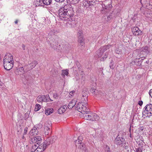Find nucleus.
<instances>
[{
    "instance_id": "obj_58",
    "label": "nucleus",
    "mask_w": 152,
    "mask_h": 152,
    "mask_svg": "<svg viewBox=\"0 0 152 152\" xmlns=\"http://www.w3.org/2000/svg\"><path fill=\"white\" fill-rule=\"evenodd\" d=\"M24 135H23V136L22 137V139H25V137H24Z\"/></svg>"
},
{
    "instance_id": "obj_62",
    "label": "nucleus",
    "mask_w": 152,
    "mask_h": 152,
    "mask_svg": "<svg viewBox=\"0 0 152 152\" xmlns=\"http://www.w3.org/2000/svg\"><path fill=\"white\" fill-rule=\"evenodd\" d=\"M142 0H140V2H141Z\"/></svg>"
},
{
    "instance_id": "obj_21",
    "label": "nucleus",
    "mask_w": 152,
    "mask_h": 152,
    "mask_svg": "<svg viewBox=\"0 0 152 152\" xmlns=\"http://www.w3.org/2000/svg\"><path fill=\"white\" fill-rule=\"evenodd\" d=\"M44 134L46 135H50L52 132L51 129H49L46 128L44 127Z\"/></svg>"
},
{
    "instance_id": "obj_61",
    "label": "nucleus",
    "mask_w": 152,
    "mask_h": 152,
    "mask_svg": "<svg viewBox=\"0 0 152 152\" xmlns=\"http://www.w3.org/2000/svg\"><path fill=\"white\" fill-rule=\"evenodd\" d=\"M140 130L142 131L143 130V129L142 128H141L140 129Z\"/></svg>"
},
{
    "instance_id": "obj_14",
    "label": "nucleus",
    "mask_w": 152,
    "mask_h": 152,
    "mask_svg": "<svg viewBox=\"0 0 152 152\" xmlns=\"http://www.w3.org/2000/svg\"><path fill=\"white\" fill-rule=\"evenodd\" d=\"M83 114V117L85 119L88 120H91V112L86 111Z\"/></svg>"
},
{
    "instance_id": "obj_10",
    "label": "nucleus",
    "mask_w": 152,
    "mask_h": 152,
    "mask_svg": "<svg viewBox=\"0 0 152 152\" xmlns=\"http://www.w3.org/2000/svg\"><path fill=\"white\" fill-rule=\"evenodd\" d=\"M107 50L105 48H99L96 52V56L99 58L101 57L104 54V52Z\"/></svg>"
},
{
    "instance_id": "obj_45",
    "label": "nucleus",
    "mask_w": 152,
    "mask_h": 152,
    "mask_svg": "<svg viewBox=\"0 0 152 152\" xmlns=\"http://www.w3.org/2000/svg\"><path fill=\"white\" fill-rule=\"evenodd\" d=\"M58 97V94L57 93H54L53 94V97L55 98H57Z\"/></svg>"
},
{
    "instance_id": "obj_46",
    "label": "nucleus",
    "mask_w": 152,
    "mask_h": 152,
    "mask_svg": "<svg viewBox=\"0 0 152 152\" xmlns=\"http://www.w3.org/2000/svg\"><path fill=\"white\" fill-rule=\"evenodd\" d=\"M77 35L78 36V38L80 37H83V35L80 34V33H79V32H78L77 34Z\"/></svg>"
},
{
    "instance_id": "obj_25",
    "label": "nucleus",
    "mask_w": 152,
    "mask_h": 152,
    "mask_svg": "<svg viewBox=\"0 0 152 152\" xmlns=\"http://www.w3.org/2000/svg\"><path fill=\"white\" fill-rule=\"evenodd\" d=\"M52 0H43V4L46 5H50L52 4Z\"/></svg>"
},
{
    "instance_id": "obj_26",
    "label": "nucleus",
    "mask_w": 152,
    "mask_h": 152,
    "mask_svg": "<svg viewBox=\"0 0 152 152\" xmlns=\"http://www.w3.org/2000/svg\"><path fill=\"white\" fill-rule=\"evenodd\" d=\"M62 72L61 75L63 77H64L65 75H68L69 74V70L68 69L63 70Z\"/></svg>"
},
{
    "instance_id": "obj_13",
    "label": "nucleus",
    "mask_w": 152,
    "mask_h": 152,
    "mask_svg": "<svg viewBox=\"0 0 152 152\" xmlns=\"http://www.w3.org/2000/svg\"><path fill=\"white\" fill-rule=\"evenodd\" d=\"M90 120L93 121H96L99 120V117L96 113L91 112V115Z\"/></svg>"
},
{
    "instance_id": "obj_55",
    "label": "nucleus",
    "mask_w": 152,
    "mask_h": 152,
    "mask_svg": "<svg viewBox=\"0 0 152 152\" xmlns=\"http://www.w3.org/2000/svg\"><path fill=\"white\" fill-rule=\"evenodd\" d=\"M18 20H16L15 21V24H17L18 23Z\"/></svg>"
},
{
    "instance_id": "obj_37",
    "label": "nucleus",
    "mask_w": 152,
    "mask_h": 152,
    "mask_svg": "<svg viewBox=\"0 0 152 152\" xmlns=\"http://www.w3.org/2000/svg\"><path fill=\"white\" fill-rule=\"evenodd\" d=\"M123 147L124 148V149L126 150H127V152H129V150L128 149L129 147L127 144L125 143V145Z\"/></svg>"
},
{
    "instance_id": "obj_39",
    "label": "nucleus",
    "mask_w": 152,
    "mask_h": 152,
    "mask_svg": "<svg viewBox=\"0 0 152 152\" xmlns=\"http://www.w3.org/2000/svg\"><path fill=\"white\" fill-rule=\"evenodd\" d=\"M48 96H46L45 95V97H44L43 99V101L44 102H47L49 101V100L48 99Z\"/></svg>"
},
{
    "instance_id": "obj_40",
    "label": "nucleus",
    "mask_w": 152,
    "mask_h": 152,
    "mask_svg": "<svg viewBox=\"0 0 152 152\" xmlns=\"http://www.w3.org/2000/svg\"><path fill=\"white\" fill-rule=\"evenodd\" d=\"M18 70L20 72H22V71L24 72V68L23 67H21L18 68Z\"/></svg>"
},
{
    "instance_id": "obj_27",
    "label": "nucleus",
    "mask_w": 152,
    "mask_h": 152,
    "mask_svg": "<svg viewBox=\"0 0 152 152\" xmlns=\"http://www.w3.org/2000/svg\"><path fill=\"white\" fill-rule=\"evenodd\" d=\"M36 4L38 6H43L44 4L43 0H36Z\"/></svg>"
},
{
    "instance_id": "obj_47",
    "label": "nucleus",
    "mask_w": 152,
    "mask_h": 152,
    "mask_svg": "<svg viewBox=\"0 0 152 152\" xmlns=\"http://www.w3.org/2000/svg\"><path fill=\"white\" fill-rule=\"evenodd\" d=\"M55 1L58 2H63L65 0H54Z\"/></svg>"
},
{
    "instance_id": "obj_22",
    "label": "nucleus",
    "mask_w": 152,
    "mask_h": 152,
    "mask_svg": "<svg viewBox=\"0 0 152 152\" xmlns=\"http://www.w3.org/2000/svg\"><path fill=\"white\" fill-rule=\"evenodd\" d=\"M94 3L92 1H90L88 0L85 1L84 2V5L86 7H88L89 6L93 5V3Z\"/></svg>"
},
{
    "instance_id": "obj_44",
    "label": "nucleus",
    "mask_w": 152,
    "mask_h": 152,
    "mask_svg": "<svg viewBox=\"0 0 152 152\" xmlns=\"http://www.w3.org/2000/svg\"><path fill=\"white\" fill-rule=\"evenodd\" d=\"M136 152H142V150L140 148H138L136 149Z\"/></svg>"
},
{
    "instance_id": "obj_11",
    "label": "nucleus",
    "mask_w": 152,
    "mask_h": 152,
    "mask_svg": "<svg viewBox=\"0 0 152 152\" xmlns=\"http://www.w3.org/2000/svg\"><path fill=\"white\" fill-rule=\"evenodd\" d=\"M124 141L125 140L124 138L117 137L115 140L114 142L117 145H121L123 144Z\"/></svg>"
},
{
    "instance_id": "obj_31",
    "label": "nucleus",
    "mask_w": 152,
    "mask_h": 152,
    "mask_svg": "<svg viewBox=\"0 0 152 152\" xmlns=\"http://www.w3.org/2000/svg\"><path fill=\"white\" fill-rule=\"evenodd\" d=\"M37 147H38V145H36L35 144H34V145H32V146L31 152H34Z\"/></svg>"
},
{
    "instance_id": "obj_57",
    "label": "nucleus",
    "mask_w": 152,
    "mask_h": 152,
    "mask_svg": "<svg viewBox=\"0 0 152 152\" xmlns=\"http://www.w3.org/2000/svg\"><path fill=\"white\" fill-rule=\"evenodd\" d=\"M48 99L49 100V101H50V102H51V101H53V100H52V99H51L50 97H48Z\"/></svg>"
},
{
    "instance_id": "obj_51",
    "label": "nucleus",
    "mask_w": 152,
    "mask_h": 152,
    "mask_svg": "<svg viewBox=\"0 0 152 152\" xmlns=\"http://www.w3.org/2000/svg\"><path fill=\"white\" fill-rule=\"evenodd\" d=\"M121 51L118 50L116 49L115 50V53L117 54H119L120 53Z\"/></svg>"
},
{
    "instance_id": "obj_9",
    "label": "nucleus",
    "mask_w": 152,
    "mask_h": 152,
    "mask_svg": "<svg viewBox=\"0 0 152 152\" xmlns=\"http://www.w3.org/2000/svg\"><path fill=\"white\" fill-rule=\"evenodd\" d=\"M13 62H3L4 69L7 70H9L12 69L13 66Z\"/></svg>"
},
{
    "instance_id": "obj_2",
    "label": "nucleus",
    "mask_w": 152,
    "mask_h": 152,
    "mask_svg": "<svg viewBox=\"0 0 152 152\" xmlns=\"http://www.w3.org/2000/svg\"><path fill=\"white\" fill-rule=\"evenodd\" d=\"M55 137H52L48 138L43 142L39 145L34 152H42L48 146L54 142Z\"/></svg>"
},
{
    "instance_id": "obj_8",
    "label": "nucleus",
    "mask_w": 152,
    "mask_h": 152,
    "mask_svg": "<svg viewBox=\"0 0 152 152\" xmlns=\"http://www.w3.org/2000/svg\"><path fill=\"white\" fill-rule=\"evenodd\" d=\"M12 55L9 53H7L4 57L3 62H13Z\"/></svg>"
},
{
    "instance_id": "obj_35",
    "label": "nucleus",
    "mask_w": 152,
    "mask_h": 152,
    "mask_svg": "<svg viewBox=\"0 0 152 152\" xmlns=\"http://www.w3.org/2000/svg\"><path fill=\"white\" fill-rule=\"evenodd\" d=\"M143 49L142 50V52H144L146 53V54H148L149 53L148 50L147 49L148 48L146 49V48H142Z\"/></svg>"
},
{
    "instance_id": "obj_54",
    "label": "nucleus",
    "mask_w": 152,
    "mask_h": 152,
    "mask_svg": "<svg viewBox=\"0 0 152 152\" xmlns=\"http://www.w3.org/2000/svg\"><path fill=\"white\" fill-rule=\"evenodd\" d=\"M3 83L1 81H0V87H1L3 85Z\"/></svg>"
},
{
    "instance_id": "obj_28",
    "label": "nucleus",
    "mask_w": 152,
    "mask_h": 152,
    "mask_svg": "<svg viewBox=\"0 0 152 152\" xmlns=\"http://www.w3.org/2000/svg\"><path fill=\"white\" fill-rule=\"evenodd\" d=\"M104 56L101 58L100 60L101 61H104L107 58L108 55V53L107 52H106L104 53Z\"/></svg>"
},
{
    "instance_id": "obj_53",
    "label": "nucleus",
    "mask_w": 152,
    "mask_h": 152,
    "mask_svg": "<svg viewBox=\"0 0 152 152\" xmlns=\"http://www.w3.org/2000/svg\"><path fill=\"white\" fill-rule=\"evenodd\" d=\"M74 92H75L74 91H71V92H70V94H71V96H72V94Z\"/></svg>"
},
{
    "instance_id": "obj_48",
    "label": "nucleus",
    "mask_w": 152,
    "mask_h": 152,
    "mask_svg": "<svg viewBox=\"0 0 152 152\" xmlns=\"http://www.w3.org/2000/svg\"><path fill=\"white\" fill-rule=\"evenodd\" d=\"M138 104L140 106H142L143 104V102L142 101H140L138 102Z\"/></svg>"
},
{
    "instance_id": "obj_3",
    "label": "nucleus",
    "mask_w": 152,
    "mask_h": 152,
    "mask_svg": "<svg viewBox=\"0 0 152 152\" xmlns=\"http://www.w3.org/2000/svg\"><path fill=\"white\" fill-rule=\"evenodd\" d=\"M102 8L101 12L102 14H105L108 12L112 8L111 1L107 0L104 1L102 4Z\"/></svg>"
},
{
    "instance_id": "obj_33",
    "label": "nucleus",
    "mask_w": 152,
    "mask_h": 152,
    "mask_svg": "<svg viewBox=\"0 0 152 152\" xmlns=\"http://www.w3.org/2000/svg\"><path fill=\"white\" fill-rule=\"evenodd\" d=\"M41 108V106L39 104H36L35 105L34 110L37 111L39 110Z\"/></svg>"
},
{
    "instance_id": "obj_16",
    "label": "nucleus",
    "mask_w": 152,
    "mask_h": 152,
    "mask_svg": "<svg viewBox=\"0 0 152 152\" xmlns=\"http://www.w3.org/2000/svg\"><path fill=\"white\" fill-rule=\"evenodd\" d=\"M38 131L37 128L35 127H33L29 132V134L31 136H35L38 134Z\"/></svg>"
},
{
    "instance_id": "obj_42",
    "label": "nucleus",
    "mask_w": 152,
    "mask_h": 152,
    "mask_svg": "<svg viewBox=\"0 0 152 152\" xmlns=\"http://www.w3.org/2000/svg\"><path fill=\"white\" fill-rule=\"evenodd\" d=\"M27 131H28L27 127H25V128L24 129V132L23 133V135H25L26 134V133L27 132Z\"/></svg>"
},
{
    "instance_id": "obj_12",
    "label": "nucleus",
    "mask_w": 152,
    "mask_h": 152,
    "mask_svg": "<svg viewBox=\"0 0 152 152\" xmlns=\"http://www.w3.org/2000/svg\"><path fill=\"white\" fill-rule=\"evenodd\" d=\"M132 32L134 35H139L141 34L142 31L139 28L137 27H134L132 28Z\"/></svg>"
},
{
    "instance_id": "obj_15",
    "label": "nucleus",
    "mask_w": 152,
    "mask_h": 152,
    "mask_svg": "<svg viewBox=\"0 0 152 152\" xmlns=\"http://www.w3.org/2000/svg\"><path fill=\"white\" fill-rule=\"evenodd\" d=\"M76 145H78V148L80 149L83 150L85 151V152L87 151V149L86 147V145L82 142H80L76 144Z\"/></svg>"
},
{
    "instance_id": "obj_32",
    "label": "nucleus",
    "mask_w": 152,
    "mask_h": 152,
    "mask_svg": "<svg viewBox=\"0 0 152 152\" xmlns=\"http://www.w3.org/2000/svg\"><path fill=\"white\" fill-rule=\"evenodd\" d=\"M45 97V95L41 96H39L37 98V101L38 102H42L43 101V99Z\"/></svg>"
},
{
    "instance_id": "obj_23",
    "label": "nucleus",
    "mask_w": 152,
    "mask_h": 152,
    "mask_svg": "<svg viewBox=\"0 0 152 152\" xmlns=\"http://www.w3.org/2000/svg\"><path fill=\"white\" fill-rule=\"evenodd\" d=\"M44 127H46L49 129L52 128V124L50 121H47L45 122L44 124Z\"/></svg>"
},
{
    "instance_id": "obj_20",
    "label": "nucleus",
    "mask_w": 152,
    "mask_h": 152,
    "mask_svg": "<svg viewBox=\"0 0 152 152\" xmlns=\"http://www.w3.org/2000/svg\"><path fill=\"white\" fill-rule=\"evenodd\" d=\"M76 100L75 99L72 100L69 104L68 108L69 109H71L73 108L76 104Z\"/></svg>"
},
{
    "instance_id": "obj_59",
    "label": "nucleus",
    "mask_w": 152,
    "mask_h": 152,
    "mask_svg": "<svg viewBox=\"0 0 152 152\" xmlns=\"http://www.w3.org/2000/svg\"><path fill=\"white\" fill-rule=\"evenodd\" d=\"M39 126L40 127L41 126H42L41 124H39Z\"/></svg>"
},
{
    "instance_id": "obj_34",
    "label": "nucleus",
    "mask_w": 152,
    "mask_h": 152,
    "mask_svg": "<svg viewBox=\"0 0 152 152\" xmlns=\"http://www.w3.org/2000/svg\"><path fill=\"white\" fill-rule=\"evenodd\" d=\"M101 92L100 91H98L97 90H96L95 92L94 93V95H101Z\"/></svg>"
},
{
    "instance_id": "obj_43",
    "label": "nucleus",
    "mask_w": 152,
    "mask_h": 152,
    "mask_svg": "<svg viewBox=\"0 0 152 152\" xmlns=\"http://www.w3.org/2000/svg\"><path fill=\"white\" fill-rule=\"evenodd\" d=\"M96 89L94 88H92L91 89V93L93 94H94L95 91L96 90Z\"/></svg>"
},
{
    "instance_id": "obj_56",
    "label": "nucleus",
    "mask_w": 152,
    "mask_h": 152,
    "mask_svg": "<svg viewBox=\"0 0 152 152\" xmlns=\"http://www.w3.org/2000/svg\"><path fill=\"white\" fill-rule=\"evenodd\" d=\"M78 32H79L80 33V34H83L82 31V30L79 31Z\"/></svg>"
},
{
    "instance_id": "obj_50",
    "label": "nucleus",
    "mask_w": 152,
    "mask_h": 152,
    "mask_svg": "<svg viewBox=\"0 0 152 152\" xmlns=\"http://www.w3.org/2000/svg\"><path fill=\"white\" fill-rule=\"evenodd\" d=\"M112 62H111V65H110V69H113L114 68V67L113 66V64H112Z\"/></svg>"
},
{
    "instance_id": "obj_1",
    "label": "nucleus",
    "mask_w": 152,
    "mask_h": 152,
    "mask_svg": "<svg viewBox=\"0 0 152 152\" xmlns=\"http://www.w3.org/2000/svg\"><path fill=\"white\" fill-rule=\"evenodd\" d=\"M71 6V5L68 4L65 6L64 7L59 9L58 10V16L61 20H66L73 15L74 12Z\"/></svg>"
},
{
    "instance_id": "obj_30",
    "label": "nucleus",
    "mask_w": 152,
    "mask_h": 152,
    "mask_svg": "<svg viewBox=\"0 0 152 152\" xmlns=\"http://www.w3.org/2000/svg\"><path fill=\"white\" fill-rule=\"evenodd\" d=\"M83 140V137L81 136H79L78 137V140H76L75 141L76 144L79 143L80 142H82Z\"/></svg>"
},
{
    "instance_id": "obj_18",
    "label": "nucleus",
    "mask_w": 152,
    "mask_h": 152,
    "mask_svg": "<svg viewBox=\"0 0 152 152\" xmlns=\"http://www.w3.org/2000/svg\"><path fill=\"white\" fill-rule=\"evenodd\" d=\"M82 97L81 98V103H82L84 104L86 103L87 104V97L88 96L85 94H83Z\"/></svg>"
},
{
    "instance_id": "obj_4",
    "label": "nucleus",
    "mask_w": 152,
    "mask_h": 152,
    "mask_svg": "<svg viewBox=\"0 0 152 152\" xmlns=\"http://www.w3.org/2000/svg\"><path fill=\"white\" fill-rule=\"evenodd\" d=\"M152 114V104H147L144 108L142 111V116L145 115L146 117H150Z\"/></svg>"
},
{
    "instance_id": "obj_41",
    "label": "nucleus",
    "mask_w": 152,
    "mask_h": 152,
    "mask_svg": "<svg viewBox=\"0 0 152 152\" xmlns=\"http://www.w3.org/2000/svg\"><path fill=\"white\" fill-rule=\"evenodd\" d=\"M106 152H111L110 148L107 145L106 146Z\"/></svg>"
},
{
    "instance_id": "obj_60",
    "label": "nucleus",
    "mask_w": 152,
    "mask_h": 152,
    "mask_svg": "<svg viewBox=\"0 0 152 152\" xmlns=\"http://www.w3.org/2000/svg\"><path fill=\"white\" fill-rule=\"evenodd\" d=\"M0 152H2V150H1V148H0Z\"/></svg>"
},
{
    "instance_id": "obj_29",
    "label": "nucleus",
    "mask_w": 152,
    "mask_h": 152,
    "mask_svg": "<svg viewBox=\"0 0 152 152\" xmlns=\"http://www.w3.org/2000/svg\"><path fill=\"white\" fill-rule=\"evenodd\" d=\"M115 17V16H113L111 14L109 15L108 16H107V18H105V20L108 22L112 18H113V17Z\"/></svg>"
},
{
    "instance_id": "obj_19",
    "label": "nucleus",
    "mask_w": 152,
    "mask_h": 152,
    "mask_svg": "<svg viewBox=\"0 0 152 152\" xmlns=\"http://www.w3.org/2000/svg\"><path fill=\"white\" fill-rule=\"evenodd\" d=\"M66 109V106L65 105H64L58 110L57 111L58 113L59 114H62L65 112Z\"/></svg>"
},
{
    "instance_id": "obj_7",
    "label": "nucleus",
    "mask_w": 152,
    "mask_h": 152,
    "mask_svg": "<svg viewBox=\"0 0 152 152\" xmlns=\"http://www.w3.org/2000/svg\"><path fill=\"white\" fill-rule=\"evenodd\" d=\"M38 64V62L37 61H34L28 64L27 65L24 66V68H28L27 69V71H29L34 68Z\"/></svg>"
},
{
    "instance_id": "obj_63",
    "label": "nucleus",
    "mask_w": 152,
    "mask_h": 152,
    "mask_svg": "<svg viewBox=\"0 0 152 152\" xmlns=\"http://www.w3.org/2000/svg\"><path fill=\"white\" fill-rule=\"evenodd\" d=\"M146 63H148V61H146Z\"/></svg>"
},
{
    "instance_id": "obj_52",
    "label": "nucleus",
    "mask_w": 152,
    "mask_h": 152,
    "mask_svg": "<svg viewBox=\"0 0 152 152\" xmlns=\"http://www.w3.org/2000/svg\"><path fill=\"white\" fill-rule=\"evenodd\" d=\"M2 143L1 141H0V148H1V150H2Z\"/></svg>"
},
{
    "instance_id": "obj_64",
    "label": "nucleus",
    "mask_w": 152,
    "mask_h": 152,
    "mask_svg": "<svg viewBox=\"0 0 152 152\" xmlns=\"http://www.w3.org/2000/svg\"><path fill=\"white\" fill-rule=\"evenodd\" d=\"M79 1H80V0H78Z\"/></svg>"
},
{
    "instance_id": "obj_5",
    "label": "nucleus",
    "mask_w": 152,
    "mask_h": 152,
    "mask_svg": "<svg viewBox=\"0 0 152 152\" xmlns=\"http://www.w3.org/2000/svg\"><path fill=\"white\" fill-rule=\"evenodd\" d=\"M75 107L76 110L83 114L88 110V105L86 103L84 104L82 103L79 102Z\"/></svg>"
},
{
    "instance_id": "obj_49",
    "label": "nucleus",
    "mask_w": 152,
    "mask_h": 152,
    "mask_svg": "<svg viewBox=\"0 0 152 152\" xmlns=\"http://www.w3.org/2000/svg\"><path fill=\"white\" fill-rule=\"evenodd\" d=\"M150 96L152 98V90L151 89L149 92Z\"/></svg>"
},
{
    "instance_id": "obj_6",
    "label": "nucleus",
    "mask_w": 152,
    "mask_h": 152,
    "mask_svg": "<svg viewBox=\"0 0 152 152\" xmlns=\"http://www.w3.org/2000/svg\"><path fill=\"white\" fill-rule=\"evenodd\" d=\"M42 139L40 136H36L32 137L31 138L30 143L31 144H36L38 146L42 142Z\"/></svg>"
},
{
    "instance_id": "obj_38",
    "label": "nucleus",
    "mask_w": 152,
    "mask_h": 152,
    "mask_svg": "<svg viewBox=\"0 0 152 152\" xmlns=\"http://www.w3.org/2000/svg\"><path fill=\"white\" fill-rule=\"evenodd\" d=\"M25 77L26 80H27V83H29L30 81V80L31 79V76H29L28 77L27 76H26Z\"/></svg>"
},
{
    "instance_id": "obj_36",
    "label": "nucleus",
    "mask_w": 152,
    "mask_h": 152,
    "mask_svg": "<svg viewBox=\"0 0 152 152\" xmlns=\"http://www.w3.org/2000/svg\"><path fill=\"white\" fill-rule=\"evenodd\" d=\"M71 4H75L78 3L79 1L78 0H70Z\"/></svg>"
},
{
    "instance_id": "obj_17",
    "label": "nucleus",
    "mask_w": 152,
    "mask_h": 152,
    "mask_svg": "<svg viewBox=\"0 0 152 152\" xmlns=\"http://www.w3.org/2000/svg\"><path fill=\"white\" fill-rule=\"evenodd\" d=\"M85 39L83 37H80L78 38V42L80 47L84 46L85 44Z\"/></svg>"
},
{
    "instance_id": "obj_24",
    "label": "nucleus",
    "mask_w": 152,
    "mask_h": 152,
    "mask_svg": "<svg viewBox=\"0 0 152 152\" xmlns=\"http://www.w3.org/2000/svg\"><path fill=\"white\" fill-rule=\"evenodd\" d=\"M53 109L52 108H48L47 109H46L45 110V113L47 115H50L53 113Z\"/></svg>"
}]
</instances>
